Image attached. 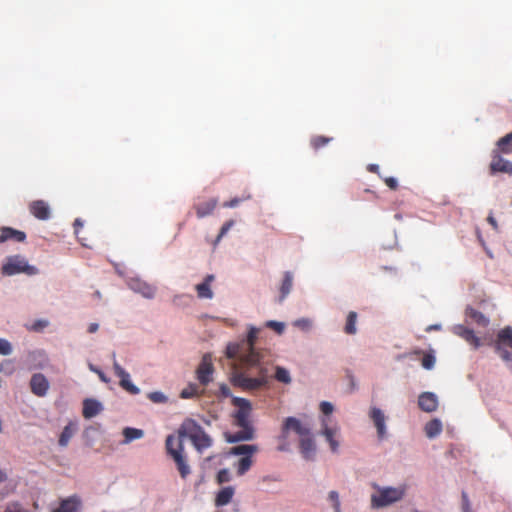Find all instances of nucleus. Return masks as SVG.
Returning <instances> with one entry per match:
<instances>
[{
	"label": "nucleus",
	"mask_w": 512,
	"mask_h": 512,
	"mask_svg": "<svg viewBox=\"0 0 512 512\" xmlns=\"http://www.w3.org/2000/svg\"><path fill=\"white\" fill-rule=\"evenodd\" d=\"M258 333L259 329L251 327L246 339L226 348L227 357L237 361L231 382L245 391H256L268 384L267 368L261 365L262 355L254 347Z\"/></svg>",
	"instance_id": "obj_1"
},
{
	"label": "nucleus",
	"mask_w": 512,
	"mask_h": 512,
	"mask_svg": "<svg viewBox=\"0 0 512 512\" xmlns=\"http://www.w3.org/2000/svg\"><path fill=\"white\" fill-rule=\"evenodd\" d=\"M183 438H189L200 453L212 445V440L192 418H187L182 423L177 436H167L166 452L174 460L181 478L185 479L191 473V469L184 454Z\"/></svg>",
	"instance_id": "obj_2"
},
{
	"label": "nucleus",
	"mask_w": 512,
	"mask_h": 512,
	"mask_svg": "<svg viewBox=\"0 0 512 512\" xmlns=\"http://www.w3.org/2000/svg\"><path fill=\"white\" fill-rule=\"evenodd\" d=\"M289 431H293L298 435L299 448L302 456L306 460H312L315 456L316 444L310 426L303 423L299 418H286L282 426L281 441L285 442Z\"/></svg>",
	"instance_id": "obj_3"
},
{
	"label": "nucleus",
	"mask_w": 512,
	"mask_h": 512,
	"mask_svg": "<svg viewBox=\"0 0 512 512\" xmlns=\"http://www.w3.org/2000/svg\"><path fill=\"white\" fill-rule=\"evenodd\" d=\"M376 487V493L371 495V507L375 509L390 506L400 500L406 494V487Z\"/></svg>",
	"instance_id": "obj_4"
},
{
	"label": "nucleus",
	"mask_w": 512,
	"mask_h": 512,
	"mask_svg": "<svg viewBox=\"0 0 512 512\" xmlns=\"http://www.w3.org/2000/svg\"><path fill=\"white\" fill-rule=\"evenodd\" d=\"M1 272L6 276L20 273L32 276L38 273V269L30 265L24 256L13 255L6 258V262L2 265Z\"/></svg>",
	"instance_id": "obj_5"
},
{
	"label": "nucleus",
	"mask_w": 512,
	"mask_h": 512,
	"mask_svg": "<svg viewBox=\"0 0 512 512\" xmlns=\"http://www.w3.org/2000/svg\"><path fill=\"white\" fill-rule=\"evenodd\" d=\"M494 348L500 358L512 369V328L510 326L498 332Z\"/></svg>",
	"instance_id": "obj_6"
},
{
	"label": "nucleus",
	"mask_w": 512,
	"mask_h": 512,
	"mask_svg": "<svg viewBox=\"0 0 512 512\" xmlns=\"http://www.w3.org/2000/svg\"><path fill=\"white\" fill-rule=\"evenodd\" d=\"M233 427L236 430H229L224 433L227 442L235 443L253 438L254 430L250 418H234Z\"/></svg>",
	"instance_id": "obj_7"
},
{
	"label": "nucleus",
	"mask_w": 512,
	"mask_h": 512,
	"mask_svg": "<svg viewBox=\"0 0 512 512\" xmlns=\"http://www.w3.org/2000/svg\"><path fill=\"white\" fill-rule=\"evenodd\" d=\"M113 358V369L115 375L119 378V385L131 395L139 394L140 389L131 382L129 373L115 360V354H113Z\"/></svg>",
	"instance_id": "obj_8"
},
{
	"label": "nucleus",
	"mask_w": 512,
	"mask_h": 512,
	"mask_svg": "<svg viewBox=\"0 0 512 512\" xmlns=\"http://www.w3.org/2000/svg\"><path fill=\"white\" fill-rule=\"evenodd\" d=\"M214 367L211 356L205 354L196 370L197 379L203 386L208 385L212 381Z\"/></svg>",
	"instance_id": "obj_9"
},
{
	"label": "nucleus",
	"mask_w": 512,
	"mask_h": 512,
	"mask_svg": "<svg viewBox=\"0 0 512 512\" xmlns=\"http://www.w3.org/2000/svg\"><path fill=\"white\" fill-rule=\"evenodd\" d=\"M500 151L494 149L492 151V160L490 163V171L492 174L501 172V173H507L512 174V162L504 159L501 156Z\"/></svg>",
	"instance_id": "obj_10"
},
{
	"label": "nucleus",
	"mask_w": 512,
	"mask_h": 512,
	"mask_svg": "<svg viewBox=\"0 0 512 512\" xmlns=\"http://www.w3.org/2000/svg\"><path fill=\"white\" fill-rule=\"evenodd\" d=\"M452 332L465 340L474 349H477L481 345L480 338L475 335L474 331L462 324L453 326Z\"/></svg>",
	"instance_id": "obj_11"
},
{
	"label": "nucleus",
	"mask_w": 512,
	"mask_h": 512,
	"mask_svg": "<svg viewBox=\"0 0 512 512\" xmlns=\"http://www.w3.org/2000/svg\"><path fill=\"white\" fill-rule=\"evenodd\" d=\"M30 388L33 394L43 397L49 389V381L42 373H36L31 377Z\"/></svg>",
	"instance_id": "obj_12"
},
{
	"label": "nucleus",
	"mask_w": 512,
	"mask_h": 512,
	"mask_svg": "<svg viewBox=\"0 0 512 512\" xmlns=\"http://www.w3.org/2000/svg\"><path fill=\"white\" fill-rule=\"evenodd\" d=\"M30 213L39 220H48L51 212L50 207L44 200H35L29 204Z\"/></svg>",
	"instance_id": "obj_13"
},
{
	"label": "nucleus",
	"mask_w": 512,
	"mask_h": 512,
	"mask_svg": "<svg viewBox=\"0 0 512 512\" xmlns=\"http://www.w3.org/2000/svg\"><path fill=\"white\" fill-rule=\"evenodd\" d=\"M419 407L426 413L434 412L438 406V398L432 392H424L418 399Z\"/></svg>",
	"instance_id": "obj_14"
},
{
	"label": "nucleus",
	"mask_w": 512,
	"mask_h": 512,
	"mask_svg": "<svg viewBox=\"0 0 512 512\" xmlns=\"http://www.w3.org/2000/svg\"><path fill=\"white\" fill-rule=\"evenodd\" d=\"M24 242L26 234L23 231L14 229L12 227H2L0 230V244L6 241Z\"/></svg>",
	"instance_id": "obj_15"
},
{
	"label": "nucleus",
	"mask_w": 512,
	"mask_h": 512,
	"mask_svg": "<svg viewBox=\"0 0 512 512\" xmlns=\"http://www.w3.org/2000/svg\"><path fill=\"white\" fill-rule=\"evenodd\" d=\"M80 507V498L77 495H72L61 500L59 507L54 509L52 512H79Z\"/></svg>",
	"instance_id": "obj_16"
},
{
	"label": "nucleus",
	"mask_w": 512,
	"mask_h": 512,
	"mask_svg": "<svg viewBox=\"0 0 512 512\" xmlns=\"http://www.w3.org/2000/svg\"><path fill=\"white\" fill-rule=\"evenodd\" d=\"M235 494V489L232 486L223 487L215 496V506L222 507L229 504Z\"/></svg>",
	"instance_id": "obj_17"
},
{
	"label": "nucleus",
	"mask_w": 512,
	"mask_h": 512,
	"mask_svg": "<svg viewBox=\"0 0 512 512\" xmlns=\"http://www.w3.org/2000/svg\"><path fill=\"white\" fill-rule=\"evenodd\" d=\"M217 199L211 198L207 201L200 202L198 204H195L194 208L196 210V215L198 218L206 217L214 211V209L217 206Z\"/></svg>",
	"instance_id": "obj_18"
},
{
	"label": "nucleus",
	"mask_w": 512,
	"mask_h": 512,
	"mask_svg": "<svg viewBox=\"0 0 512 512\" xmlns=\"http://www.w3.org/2000/svg\"><path fill=\"white\" fill-rule=\"evenodd\" d=\"M214 280V275L209 274L205 277L204 281L196 285L197 296L201 299H211L213 292L210 288L211 282Z\"/></svg>",
	"instance_id": "obj_19"
},
{
	"label": "nucleus",
	"mask_w": 512,
	"mask_h": 512,
	"mask_svg": "<svg viewBox=\"0 0 512 512\" xmlns=\"http://www.w3.org/2000/svg\"><path fill=\"white\" fill-rule=\"evenodd\" d=\"M103 411L102 403L96 399H85L83 402V416H96Z\"/></svg>",
	"instance_id": "obj_20"
},
{
	"label": "nucleus",
	"mask_w": 512,
	"mask_h": 512,
	"mask_svg": "<svg viewBox=\"0 0 512 512\" xmlns=\"http://www.w3.org/2000/svg\"><path fill=\"white\" fill-rule=\"evenodd\" d=\"M130 287L134 291L142 294L145 298H153L155 295V288L145 282L140 280H132L130 282Z\"/></svg>",
	"instance_id": "obj_21"
},
{
	"label": "nucleus",
	"mask_w": 512,
	"mask_h": 512,
	"mask_svg": "<svg viewBox=\"0 0 512 512\" xmlns=\"http://www.w3.org/2000/svg\"><path fill=\"white\" fill-rule=\"evenodd\" d=\"M323 435L325 436L326 441L329 443L331 451L337 452L339 447V442L337 440L339 437V430L337 428L325 426L323 429Z\"/></svg>",
	"instance_id": "obj_22"
},
{
	"label": "nucleus",
	"mask_w": 512,
	"mask_h": 512,
	"mask_svg": "<svg viewBox=\"0 0 512 512\" xmlns=\"http://www.w3.org/2000/svg\"><path fill=\"white\" fill-rule=\"evenodd\" d=\"M466 316L481 327H486L489 324V319L482 312L474 308L468 307L466 309Z\"/></svg>",
	"instance_id": "obj_23"
},
{
	"label": "nucleus",
	"mask_w": 512,
	"mask_h": 512,
	"mask_svg": "<svg viewBox=\"0 0 512 512\" xmlns=\"http://www.w3.org/2000/svg\"><path fill=\"white\" fill-rule=\"evenodd\" d=\"M76 430H77V426L75 423L70 422L68 425H66L65 428L63 429L62 433L60 434L59 441H58L59 445L62 447H66L68 445L70 439L76 432Z\"/></svg>",
	"instance_id": "obj_24"
},
{
	"label": "nucleus",
	"mask_w": 512,
	"mask_h": 512,
	"mask_svg": "<svg viewBox=\"0 0 512 512\" xmlns=\"http://www.w3.org/2000/svg\"><path fill=\"white\" fill-rule=\"evenodd\" d=\"M233 404L238 411L233 416H247L251 410V404L247 399L235 397Z\"/></svg>",
	"instance_id": "obj_25"
},
{
	"label": "nucleus",
	"mask_w": 512,
	"mask_h": 512,
	"mask_svg": "<svg viewBox=\"0 0 512 512\" xmlns=\"http://www.w3.org/2000/svg\"><path fill=\"white\" fill-rule=\"evenodd\" d=\"M495 149L504 154L512 153V131L497 141Z\"/></svg>",
	"instance_id": "obj_26"
},
{
	"label": "nucleus",
	"mask_w": 512,
	"mask_h": 512,
	"mask_svg": "<svg viewBox=\"0 0 512 512\" xmlns=\"http://www.w3.org/2000/svg\"><path fill=\"white\" fill-rule=\"evenodd\" d=\"M442 431V424L437 418H433L425 426V433L427 437L433 438L440 434Z\"/></svg>",
	"instance_id": "obj_27"
},
{
	"label": "nucleus",
	"mask_w": 512,
	"mask_h": 512,
	"mask_svg": "<svg viewBox=\"0 0 512 512\" xmlns=\"http://www.w3.org/2000/svg\"><path fill=\"white\" fill-rule=\"evenodd\" d=\"M293 285V275L291 272H285L282 285L280 287V301H282L291 291Z\"/></svg>",
	"instance_id": "obj_28"
},
{
	"label": "nucleus",
	"mask_w": 512,
	"mask_h": 512,
	"mask_svg": "<svg viewBox=\"0 0 512 512\" xmlns=\"http://www.w3.org/2000/svg\"><path fill=\"white\" fill-rule=\"evenodd\" d=\"M256 451H257V447L255 445L241 444V445L231 448L230 453L234 454V455H243V457H244V456H251Z\"/></svg>",
	"instance_id": "obj_29"
},
{
	"label": "nucleus",
	"mask_w": 512,
	"mask_h": 512,
	"mask_svg": "<svg viewBox=\"0 0 512 512\" xmlns=\"http://www.w3.org/2000/svg\"><path fill=\"white\" fill-rule=\"evenodd\" d=\"M143 435L144 432L141 429L126 427L123 430L124 443H130L133 440L140 439Z\"/></svg>",
	"instance_id": "obj_30"
},
{
	"label": "nucleus",
	"mask_w": 512,
	"mask_h": 512,
	"mask_svg": "<svg viewBox=\"0 0 512 512\" xmlns=\"http://www.w3.org/2000/svg\"><path fill=\"white\" fill-rule=\"evenodd\" d=\"M356 322H357V313L355 311H350L347 315L344 332L348 335L355 334L357 332Z\"/></svg>",
	"instance_id": "obj_31"
},
{
	"label": "nucleus",
	"mask_w": 512,
	"mask_h": 512,
	"mask_svg": "<svg viewBox=\"0 0 512 512\" xmlns=\"http://www.w3.org/2000/svg\"><path fill=\"white\" fill-rule=\"evenodd\" d=\"M332 140V137L316 135L310 139V145L315 151H317L322 147L326 146L327 144H329Z\"/></svg>",
	"instance_id": "obj_32"
},
{
	"label": "nucleus",
	"mask_w": 512,
	"mask_h": 512,
	"mask_svg": "<svg viewBox=\"0 0 512 512\" xmlns=\"http://www.w3.org/2000/svg\"><path fill=\"white\" fill-rule=\"evenodd\" d=\"M252 466L251 456L242 457L237 464L238 475H244Z\"/></svg>",
	"instance_id": "obj_33"
},
{
	"label": "nucleus",
	"mask_w": 512,
	"mask_h": 512,
	"mask_svg": "<svg viewBox=\"0 0 512 512\" xmlns=\"http://www.w3.org/2000/svg\"><path fill=\"white\" fill-rule=\"evenodd\" d=\"M275 378L281 383L289 384L291 382L289 371L280 366L276 367Z\"/></svg>",
	"instance_id": "obj_34"
},
{
	"label": "nucleus",
	"mask_w": 512,
	"mask_h": 512,
	"mask_svg": "<svg viewBox=\"0 0 512 512\" xmlns=\"http://www.w3.org/2000/svg\"><path fill=\"white\" fill-rule=\"evenodd\" d=\"M421 364L427 370L432 369L435 365V356L432 353H424Z\"/></svg>",
	"instance_id": "obj_35"
},
{
	"label": "nucleus",
	"mask_w": 512,
	"mask_h": 512,
	"mask_svg": "<svg viewBox=\"0 0 512 512\" xmlns=\"http://www.w3.org/2000/svg\"><path fill=\"white\" fill-rule=\"evenodd\" d=\"M233 225H234L233 220H229L223 224V226L221 227L219 234L215 240V243H214L215 245H217L221 241V239L228 233V231L231 229V227Z\"/></svg>",
	"instance_id": "obj_36"
},
{
	"label": "nucleus",
	"mask_w": 512,
	"mask_h": 512,
	"mask_svg": "<svg viewBox=\"0 0 512 512\" xmlns=\"http://www.w3.org/2000/svg\"><path fill=\"white\" fill-rule=\"evenodd\" d=\"M385 418H374V425L377 429V433L380 439L385 436Z\"/></svg>",
	"instance_id": "obj_37"
},
{
	"label": "nucleus",
	"mask_w": 512,
	"mask_h": 512,
	"mask_svg": "<svg viewBox=\"0 0 512 512\" xmlns=\"http://www.w3.org/2000/svg\"><path fill=\"white\" fill-rule=\"evenodd\" d=\"M148 398L153 403H164L167 401V397L160 391L150 392Z\"/></svg>",
	"instance_id": "obj_38"
},
{
	"label": "nucleus",
	"mask_w": 512,
	"mask_h": 512,
	"mask_svg": "<svg viewBox=\"0 0 512 512\" xmlns=\"http://www.w3.org/2000/svg\"><path fill=\"white\" fill-rule=\"evenodd\" d=\"M266 326L273 329L278 334H282L285 329V325L283 322H278V321H274V320L267 321Z\"/></svg>",
	"instance_id": "obj_39"
},
{
	"label": "nucleus",
	"mask_w": 512,
	"mask_h": 512,
	"mask_svg": "<svg viewBox=\"0 0 512 512\" xmlns=\"http://www.w3.org/2000/svg\"><path fill=\"white\" fill-rule=\"evenodd\" d=\"M12 353L11 343L6 339H0V354L10 355Z\"/></svg>",
	"instance_id": "obj_40"
},
{
	"label": "nucleus",
	"mask_w": 512,
	"mask_h": 512,
	"mask_svg": "<svg viewBox=\"0 0 512 512\" xmlns=\"http://www.w3.org/2000/svg\"><path fill=\"white\" fill-rule=\"evenodd\" d=\"M216 479H217V482L219 484H223V483L229 482L230 479H231V476H230V473H229L228 469H221L217 473Z\"/></svg>",
	"instance_id": "obj_41"
},
{
	"label": "nucleus",
	"mask_w": 512,
	"mask_h": 512,
	"mask_svg": "<svg viewBox=\"0 0 512 512\" xmlns=\"http://www.w3.org/2000/svg\"><path fill=\"white\" fill-rule=\"evenodd\" d=\"M329 500L333 503V508L335 512H340V500L338 492L330 491Z\"/></svg>",
	"instance_id": "obj_42"
},
{
	"label": "nucleus",
	"mask_w": 512,
	"mask_h": 512,
	"mask_svg": "<svg viewBox=\"0 0 512 512\" xmlns=\"http://www.w3.org/2000/svg\"><path fill=\"white\" fill-rule=\"evenodd\" d=\"M197 394V387L191 385L181 391L180 396L184 399L191 398Z\"/></svg>",
	"instance_id": "obj_43"
},
{
	"label": "nucleus",
	"mask_w": 512,
	"mask_h": 512,
	"mask_svg": "<svg viewBox=\"0 0 512 512\" xmlns=\"http://www.w3.org/2000/svg\"><path fill=\"white\" fill-rule=\"evenodd\" d=\"M320 410L325 416H328L333 413L334 407L332 403L323 401L320 403Z\"/></svg>",
	"instance_id": "obj_44"
},
{
	"label": "nucleus",
	"mask_w": 512,
	"mask_h": 512,
	"mask_svg": "<svg viewBox=\"0 0 512 512\" xmlns=\"http://www.w3.org/2000/svg\"><path fill=\"white\" fill-rule=\"evenodd\" d=\"M4 512H29L27 509L23 508L19 503H10L7 505Z\"/></svg>",
	"instance_id": "obj_45"
},
{
	"label": "nucleus",
	"mask_w": 512,
	"mask_h": 512,
	"mask_svg": "<svg viewBox=\"0 0 512 512\" xmlns=\"http://www.w3.org/2000/svg\"><path fill=\"white\" fill-rule=\"evenodd\" d=\"M461 498H462V511L463 512H472L471 510V504H470V501H469V498H468V495L466 492H462V495H461Z\"/></svg>",
	"instance_id": "obj_46"
},
{
	"label": "nucleus",
	"mask_w": 512,
	"mask_h": 512,
	"mask_svg": "<svg viewBox=\"0 0 512 512\" xmlns=\"http://www.w3.org/2000/svg\"><path fill=\"white\" fill-rule=\"evenodd\" d=\"M384 182L391 190H396L398 188V181L394 177H386Z\"/></svg>",
	"instance_id": "obj_47"
},
{
	"label": "nucleus",
	"mask_w": 512,
	"mask_h": 512,
	"mask_svg": "<svg viewBox=\"0 0 512 512\" xmlns=\"http://www.w3.org/2000/svg\"><path fill=\"white\" fill-rule=\"evenodd\" d=\"M48 325V321L46 320H38L36 321L31 329L34 330V331H41L43 328H45L46 326Z\"/></svg>",
	"instance_id": "obj_48"
},
{
	"label": "nucleus",
	"mask_w": 512,
	"mask_h": 512,
	"mask_svg": "<svg viewBox=\"0 0 512 512\" xmlns=\"http://www.w3.org/2000/svg\"><path fill=\"white\" fill-rule=\"evenodd\" d=\"M241 202V199L239 198H233L230 201H227L223 204L224 207L227 208H234Z\"/></svg>",
	"instance_id": "obj_49"
},
{
	"label": "nucleus",
	"mask_w": 512,
	"mask_h": 512,
	"mask_svg": "<svg viewBox=\"0 0 512 512\" xmlns=\"http://www.w3.org/2000/svg\"><path fill=\"white\" fill-rule=\"evenodd\" d=\"M296 325L303 329H308L310 327V322L306 319H301L296 322Z\"/></svg>",
	"instance_id": "obj_50"
},
{
	"label": "nucleus",
	"mask_w": 512,
	"mask_h": 512,
	"mask_svg": "<svg viewBox=\"0 0 512 512\" xmlns=\"http://www.w3.org/2000/svg\"><path fill=\"white\" fill-rule=\"evenodd\" d=\"M220 392L225 397L230 396V388L226 384L220 385Z\"/></svg>",
	"instance_id": "obj_51"
},
{
	"label": "nucleus",
	"mask_w": 512,
	"mask_h": 512,
	"mask_svg": "<svg viewBox=\"0 0 512 512\" xmlns=\"http://www.w3.org/2000/svg\"><path fill=\"white\" fill-rule=\"evenodd\" d=\"M83 226V223L81 222L80 219H76L74 221V228H75V234L77 235L79 233V228H81Z\"/></svg>",
	"instance_id": "obj_52"
},
{
	"label": "nucleus",
	"mask_w": 512,
	"mask_h": 512,
	"mask_svg": "<svg viewBox=\"0 0 512 512\" xmlns=\"http://www.w3.org/2000/svg\"><path fill=\"white\" fill-rule=\"evenodd\" d=\"M367 169L372 173H379V166L377 164H370Z\"/></svg>",
	"instance_id": "obj_53"
},
{
	"label": "nucleus",
	"mask_w": 512,
	"mask_h": 512,
	"mask_svg": "<svg viewBox=\"0 0 512 512\" xmlns=\"http://www.w3.org/2000/svg\"><path fill=\"white\" fill-rule=\"evenodd\" d=\"M99 326L97 323H91L89 326H88V332L89 333H95L97 330H98Z\"/></svg>",
	"instance_id": "obj_54"
},
{
	"label": "nucleus",
	"mask_w": 512,
	"mask_h": 512,
	"mask_svg": "<svg viewBox=\"0 0 512 512\" xmlns=\"http://www.w3.org/2000/svg\"><path fill=\"white\" fill-rule=\"evenodd\" d=\"M370 416H382V412L380 409L373 408Z\"/></svg>",
	"instance_id": "obj_55"
},
{
	"label": "nucleus",
	"mask_w": 512,
	"mask_h": 512,
	"mask_svg": "<svg viewBox=\"0 0 512 512\" xmlns=\"http://www.w3.org/2000/svg\"><path fill=\"white\" fill-rule=\"evenodd\" d=\"M441 326L440 325H430L429 327L426 328V331L427 332H430L431 330H440Z\"/></svg>",
	"instance_id": "obj_56"
},
{
	"label": "nucleus",
	"mask_w": 512,
	"mask_h": 512,
	"mask_svg": "<svg viewBox=\"0 0 512 512\" xmlns=\"http://www.w3.org/2000/svg\"><path fill=\"white\" fill-rule=\"evenodd\" d=\"M6 479V474L2 470H0V484L3 483Z\"/></svg>",
	"instance_id": "obj_57"
},
{
	"label": "nucleus",
	"mask_w": 512,
	"mask_h": 512,
	"mask_svg": "<svg viewBox=\"0 0 512 512\" xmlns=\"http://www.w3.org/2000/svg\"><path fill=\"white\" fill-rule=\"evenodd\" d=\"M488 221H489V223H491L493 225L494 228L497 227L496 221L492 216L488 217Z\"/></svg>",
	"instance_id": "obj_58"
},
{
	"label": "nucleus",
	"mask_w": 512,
	"mask_h": 512,
	"mask_svg": "<svg viewBox=\"0 0 512 512\" xmlns=\"http://www.w3.org/2000/svg\"><path fill=\"white\" fill-rule=\"evenodd\" d=\"M278 450H280V451H285V450H287L286 445H285L284 443H283V444H281V445L278 447Z\"/></svg>",
	"instance_id": "obj_59"
},
{
	"label": "nucleus",
	"mask_w": 512,
	"mask_h": 512,
	"mask_svg": "<svg viewBox=\"0 0 512 512\" xmlns=\"http://www.w3.org/2000/svg\"><path fill=\"white\" fill-rule=\"evenodd\" d=\"M99 375H100V378H101L103 381L107 382V379L105 378V376H104V374H103V373H101V372H100V373H99Z\"/></svg>",
	"instance_id": "obj_60"
},
{
	"label": "nucleus",
	"mask_w": 512,
	"mask_h": 512,
	"mask_svg": "<svg viewBox=\"0 0 512 512\" xmlns=\"http://www.w3.org/2000/svg\"><path fill=\"white\" fill-rule=\"evenodd\" d=\"M95 295H96L98 298H100V297H101V294H100V292H99V291H96V292H95Z\"/></svg>",
	"instance_id": "obj_61"
},
{
	"label": "nucleus",
	"mask_w": 512,
	"mask_h": 512,
	"mask_svg": "<svg viewBox=\"0 0 512 512\" xmlns=\"http://www.w3.org/2000/svg\"><path fill=\"white\" fill-rule=\"evenodd\" d=\"M421 353H422L421 350L415 351V354H421Z\"/></svg>",
	"instance_id": "obj_62"
}]
</instances>
